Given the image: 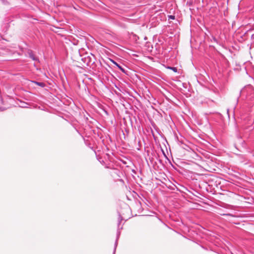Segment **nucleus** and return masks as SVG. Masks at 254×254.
<instances>
[{
    "label": "nucleus",
    "mask_w": 254,
    "mask_h": 254,
    "mask_svg": "<svg viewBox=\"0 0 254 254\" xmlns=\"http://www.w3.org/2000/svg\"><path fill=\"white\" fill-rule=\"evenodd\" d=\"M245 95L247 98H249L251 100L254 98V88L251 85H248L239 92V96L237 98L236 104H238L239 98L241 95Z\"/></svg>",
    "instance_id": "1"
},
{
    "label": "nucleus",
    "mask_w": 254,
    "mask_h": 254,
    "mask_svg": "<svg viewBox=\"0 0 254 254\" xmlns=\"http://www.w3.org/2000/svg\"><path fill=\"white\" fill-rule=\"evenodd\" d=\"M123 220V217L122 216L121 214L119 212V217H118V229L117 232V236H116V240L115 243V246H114V249L113 251V254H115L116 248L118 246V241L120 238V235H121V230L123 229V227H120V225L121 224V222Z\"/></svg>",
    "instance_id": "2"
},
{
    "label": "nucleus",
    "mask_w": 254,
    "mask_h": 254,
    "mask_svg": "<svg viewBox=\"0 0 254 254\" xmlns=\"http://www.w3.org/2000/svg\"><path fill=\"white\" fill-rule=\"evenodd\" d=\"M81 60L87 66H89L91 63H94V61H92V58L90 56H86L82 58Z\"/></svg>",
    "instance_id": "3"
},
{
    "label": "nucleus",
    "mask_w": 254,
    "mask_h": 254,
    "mask_svg": "<svg viewBox=\"0 0 254 254\" xmlns=\"http://www.w3.org/2000/svg\"><path fill=\"white\" fill-rule=\"evenodd\" d=\"M27 55L33 61L39 62V59L34 54L33 51L30 49H28Z\"/></svg>",
    "instance_id": "4"
},
{
    "label": "nucleus",
    "mask_w": 254,
    "mask_h": 254,
    "mask_svg": "<svg viewBox=\"0 0 254 254\" xmlns=\"http://www.w3.org/2000/svg\"><path fill=\"white\" fill-rule=\"evenodd\" d=\"M111 61L112 62L115 64L116 65L118 68L119 69H120L123 73H125V74H127V71L125 69V68H124L122 66H121L120 64H118L116 62H115V61L113 60H111Z\"/></svg>",
    "instance_id": "5"
},
{
    "label": "nucleus",
    "mask_w": 254,
    "mask_h": 254,
    "mask_svg": "<svg viewBox=\"0 0 254 254\" xmlns=\"http://www.w3.org/2000/svg\"><path fill=\"white\" fill-rule=\"evenodd\" d=\"M253 122L252 121L250 122L248 125H244L243 127V129H248L249 130H252L253 129L254 127H253Z\"/></svg>",
    "instance_id": "6"
},
{
    "label": "nucleus",
    "mask_w": 254,
    "mask_h": 254,
    "mask_svg": "<svg viewBox=\"0 0 254 254\" xmlns=\"http://www.w3.org/2000/svg\"><path fill=\"white\" fill-rule=\"evenodd\" d=\"M31 82L41 87H45L46 86V84L43 82H38L37 81H31Z\"/></svg>",
    "instance_id": "7"
},
{
    "label": "nucleus",
    "mask_w": 254,
    "mask_h": 254,
    "mask_svg": "<svg viewBox=\"0 0 254 254\" xmlns=\"http://www.w3.org/2000/svg\"><path fill=\"white\" fill-rule=\"evenodd\" d=\"M168 69L172 70L174 72H177L178 71V69L176 67H173V66H168L167 67Z\"/></svg>",
    "instance_id": "8"
},
{
    "label": "nucleus",
    "mask_w": 254,
    "mask_h": 254,
    "mask_svg": "<svg viewBox=\"0 0 254 254\" xmlns=\"http://www.w3.org/2000/svg\"><path fill=\"white\" fill-rule=\"evenodd\" d=\"M0 103L2 105H4V101H3V98H2V96H1V92L0 93Z\"/></svg>",
    "instance_id": "9"
},
{
    "label": "nucleus",
    "mask_w": 254,
    "mask_h": 254,
    "mask_svg": "<svg viewBox=\"0 0 254 254\" xmlns=\"http://www.w3.org/2000/svg\"><path fill=\"white\" fill-rule=\"evenodd\" d=\"M175 16L174 15H168L169 19L174 20V19H175Z\"/></svg>",
    "instance_id": "10"
},
{
    "label": "nucleus",
    "mask_w": 254,
    "mask_h": 254,
    "mask_svg": "<svg viewBox=\"0 0 254 254\" xmlns=\"http://www.w3.org/2000/svg\"><path fill=\"white\" fill-rule=\"evenodd\" d=\"M223 216H232V217H234V215L231 214H230V213H227V214H223Z\"/></svg>",
    "instance_id": "11"
},
{
    "label": "nucleus",
    "mask_w": 254,
    "mask_h": 254,
    "mask_svg": "<svg viewBox=\"0 0 254 254\" xmlns=\"http://www.w3.org/2000/svg\"><path fill=\"white\" fill-rule=\"evenodd\" d=\"M6 109L5 107H0V111H3Z\"/></svg>",
    "instance_id": "12"
},
{
    "label": "nucleus",
    "mask_w": 254,
    "mask_h": 254,
    "mask_svg": "<svg viewBox=\"0 0 254 254\" xmlns=\"http://www.w3.org/2000/svg\"><path fill=\"white\" fill-rule=\"evenodd\" d=\"M125 207H126V208L127 209H129V206L127 205V204H125Z\"/></svg>",
    "instance_id": "13"
},
{
    "label": "nucleus",
    "mask_w": 254,
    "mask_h": 254,
    "mask_svg": "<svg viewBox=\"0 0 254 254\" xmlns=\"http://www.w3.org/2000/svg\"><path fill=\"white\" fill-rule=\"evenodd\" d=\"M251 38H252V39L254 40V34H253V35L251 36Z\"/></svg>",
    "instance_id": "14"
},
{
    "label": "nucleus",
    "mask_w": 254,
    "mask_h": 254,
    "mask_svg": "<svg viewBox=\"0 0 254 254\" xmlns=\"http://www.w3.org/2000/svg\"><path fill=\"white\" fill-rule=\"evenodd\" d=\"M21 107H24V108L26 107V106H25V105H24V104H23V105H22V106H21Z\"/></svg>",
    "instance_id": "15"
},
{
    "label": "nucleus",
    "mask_w": 254,
    "mask_h": 254,
    "mask_svg": "<svg viewBox=\"0 0 254 254\" xmlns=\"http://www.w3.org/2000/svg\"><path fill=\"white\" fill-rule=\"evenodd\" d=\"M21 107H24V108L26 107V106H25V105H24V104H23V105H22V106H21Z\"/></svg>",
    "instance_id": "16"
},
{
    "label": "nucleus",
    "mask_w": 254,
    "mask_h": 254,
    "mask_svg": "<svg viewBox=\"0 0 254 254\" xmlns=\"http://www.w3.org/2000/svg\"><path fill=\"white\" fill-rule=\"evenodd\" d=\"M105 112L106 113V114H108V113L107 111H105Z\"/></svg>",
    "instance_id": "17"
},
{
    "label": "nucleus",
    "mask_w": 254,
    "mask_h": 254,
    "mask_svg": "<svg viewBox=\"0 0 254 254\" xmlns=\"http://www.w3.org/2000/svg\"><path fill=\"white\" fill-rule=\"evenodd\" d=\"M24 104H25V105H27V103H24Z\"/></svg>",
    "instance_id": "18"
}]
</instances>
